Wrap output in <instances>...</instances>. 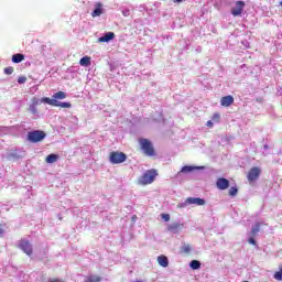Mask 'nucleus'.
<instances>
[{"label":"nucleus","mask_w":282,"mask_h":282,"mask_svg":"<svg viewBox=\"0 0 282 282\" xmlns=\"http://www.w3.org/2000/svg\"><path fill=\"white\" fill-rule=\"evenodd\" d=\"M41 102H44L45 105H51V107H61L62 109H72V104L66 101H58L56 99H51L48 97H43L41 99Z\"/></svg>","instance_id":"1"},{"label":"nucleus","mask_w":282,"mask_h":282,"mask_svg":"<svg viewBox=\"0 0 282 282\" xmlns=\"http://www.w3.org/2000/svg\"><path fill=\"white\" fill-rule=\"evenodd\" d=\"M158 176V172L155 170H148L139 180V184L147 186V184H153L155 177Z\"/></svg>","instance_id":"2"},{"label":"nucleus","mask_w":282,"mask_h":282,"mask_svg":"<svg viewBox=\"0 0 282 282\" xmlns=\"http://www.w3.org/2000/svg\"><path fill=\"white\" fill-rule=\"evenodd\" d=\"M45 132L41 130H34L28 133V140L29 142H43L45 140Z\"/></svg>","instance_id":"3"},{"label":"nucleus","mask_w":282,"mask_h":282,"mask_svg":"<svg viewBox=\"0 0 282 282\" xmlns=\"http://www.w3.org/2000/svg\"><path fill=\"white\" fill-rule=\"evenodd\" d=\"M140 145L145 155H149L150 158L155 155V150L153 149V144L151 141H149V139H141Z\"/></svg>","instance_id":"4"},{"label":"nucleus","mask_w":282,"mask_h":282,"mask_svg":"<svg viewBox=\"0 0 282 282\" xmlns=\"http://www.w3.org/2000/svg\"><path fill=\"white\" fill-rule=\"evenodd\" d=\"M109 162L110 164H122V162H127V154L123 152H111Z\"/></svg>","instance_id":"5"},{"label":"nucleus","mask_w":282,"mask_h":282,"mask_svg":"<svg viewBox=\"0 0 282 282\" xmlns=\"http://www.w3.org/2000/svg\"><path fill=\"white\" fill-rule=\"evenodd\" d=\"M245 8H246V2L243 1L236 2L235 7L231 9L232 17H241Z\"/></svg>","instance_id":"6"},{"label":"nucleus","mask_w":282,"mask_h":282,"mask_svg":"<svg viewBox=\"0 0 282 282\" xmlns=\"http://www.w3.org/2000/svg\"><path fill=\"white\" fill-rule=\"evenodd\" d=\"M19 248L25 253L28 254V257H32V243H30V241L28 240H21L19 243Z\"/></svg>","instance_id":"7"},{"label":"nucleus","mask_w":282,"mask_h":282,"mask_svg":"<svg viewBox=\"0 0 282 282\" xmlns=\"http://www.w3.org/2000/svg\"><path fill=\"white\" fill-rule=\"evenodd\" d=\"M259 175H261V169L252 167L248 173V181L257 182V180H259Z\"/></svg>","instance_id":"8"},{"label":"nucleus","mask_w":282,"mask_h":282,"mask_svg":"<svg viewBox=\"0 0 282 282\" xmlns=\"http://www.w3.org/2000/svg\"><path fill=\"white\" fill-rule=\"evenodd\" d=\"M183 228H184V225L180 224V223H173V224L167 226V230L172 235H177V232H182Z\"/></svg>","instance_id":"9"},{"label":"nucleus","mask_w":282,"mask_h":282,"mask_svg":"<svg viewBox=\"0 0 282 282\" xmlns=\"http://www.w3.org/2000/svg\"><path fill=\"white\" fill-rule=\"evenodd\" d=\"M216 186L217 188H219V191H226V188H229L230 186V181L224 177L218 178L216 182Z\"/></svg>","instance_id":"10"},{"label":"nucleus","mask_w":282,"mask_h":282,"mask_svg":"<svg viewBox=\"0 0 282 282\" xmlns=\"http://www.w3.org/2000/svg\"><path fill=\"white\" fill-rule=\"evenodd\" d=\"M116 39L115 32H107L105 35L98 39V43H109V41H113Z\"/></svg>","instance_id":"11"},{"label":"nucleus","mask_w":282,"mask_h":282,"mask_svg":"<svg viewBox=\"0 0 282 282\" xmlns=\"http://www.w3.org/2000/svg\"><path fill=\"white\" fill-rule=\"evenodd\" d=\"M6 160H9L10 162H17V160H21V156L19 155V152L17 151H9L4 154Z\"/></svg>","instance_id":"12"},{"label":"nucleus","mask_w":282,"mask_h":282,"mask_svg":"<svg viewBox=\"0 0 282 282\" xmlns=\"http://www.w3.org/2000/svg\"><path fill=\"white\" fill-rule=\"evenodd\" d=\"M232 102H235V98L230 95L225 96L220 99V105L223 107H230V105H232Z\"/></svg>","instance_id":"13"},{"label":"nucleus","mask_w":282,"mask_h":282,"mask_svg":"<svg viewBox=\"0 0 282 282\" xmlns=\"http://www.w3.org/2000/svg\"><path fill=\"white\" fill-rule=\"evenodd\" d=\"M187 203L195 204L196 206H204L206 204V200L199 197H188Z\"/></svg>","instance_id":"14"},{"label":"nucleus","mask_w":282,"mask_h":282,"mask_svg":"<svg viewBox=\"0 0 282 282\" xmlns=\"http://www.w3.org/2000/svg\"><path fill=\"white\" fill-rule=\"evenodd\" d=\"M199 169H204V166L185 165L180 173H193V171H199Z\"/></svg>","instance_id":"15"},{"label":"nucleus","mask_w":282,"mask_h":282,"mask_svg":"<svg viewBox=\"0 0 282 282\" xmlns=\"http://www.w3.org/2000/svg\"><path fill=\"white\" fill-rule=\"evenodd\" d=\"M260 231H261V225L257 223L251 227V230L248 234V237H257V235H259Z\"/></svg>","instance_id":"16"},{"label":"nucleus","mask_w":282,"mask_h":282,"mask_svg":"<svg viewBox=\"0 0 282 282\" xmlns=\"http://www.w3.org/2000/svg\"><path fill=\"white\" fill-rule=\"evenodd\" d=\"M100 14H102V3L97 2L95 4L94 11L91 12V17L96 18V17H100Z\"/></svg>","instance_id":"17"},{"label":"nucleus","mask_w":282,"mask_h":282,"mask_svg":"<svg viewBox=\"0 0 282 282\" xmlns=\"http://www.w3.org/2000/svg\"><path fill=\"white\" fill-rule=\"evenodd\" d=\"M158 263L162 268H169V258H166V256H159L158 257Z\"/></svg>","instance_id":"18"},{"label":"nucleus","mask_w":282,"mask_h":282,"mask_svg":"<svg viewBox=\"0 0 282 282\" xmlns=\"http://www.w3.org/2000/svg\"><path fill=\"white\" fill-rule=\"evenodd\" d=\"M65 98H67V94L61 90L52 96V100H65Z\"/></svg>","instance_id":"19"},{"label":"nucleus","mask_w":282,"mask_h":282,"mask_svg":"<svg viewBox=\"0 0 282 282\" xmlns=\"http://www.w3.org/2000/svg\"><path fill=\"white\" fill-rule=\"evenodd\" d=\"M79 65H82V67H89V65H91V57L89 56L82 57L79 61Z\"/></svg>","instance_id":"20"},{"label":"nucleus","mask_w":282,"mask_h":282,"mask_svg":"<svg viewBox=\"0 0 282 282\" xmlns=\"http://www.w3.org/2000/svg\"><path fill=\"white\" fill-rule=\"evenodd\" d=\"M22 61H25V55L21 53L12 55V63H22Z\"/></svg>","instance_id":"21"},{"label":"nucleus","mask_w":282,"mask_h":282,"mask_svg":"<svg viewBox=\"0 0 282 282\" xmlns=\"http://www.w3.org/2000/svg\"><path fill=\"white\" fill-rule=\"evenodd\" d=\"M42 54L45 56V58H52V48L43 45L42 46Z\"/></svg>","instance_id":"22"},{"label":"nucleus","mask_w":282,"mask_h":282,"mask_svg":"<svg viewBox=\"0 0 282 282\" xmlns=\"http://www.w3.org/2000/svg\"><path fill=\"white\" fill-rule=\"evenodd\" d=\"M189 268H192V270H199V268H202V262H199V260H192L189 262Z\"/></svg>","instance_id":"23"},{"label":"nucleus","mask_w":282,"mask_h":282,"mask_svg":"<svg viewBox=\"0 0 282 282\" xmlns=\"http://www.w3.org/2000/svg\"><path fill=\"white\" fill-rule=\"evenodd\" d=\"M58 160V155H56V154H48L47 156H46V163L47 164H54V162H56Z\"/></svg>","instance_id":"24"},{"label":"nucleus","mask_w":282,"mask_h":282,"mask_svg":"<svg viewBox=\"0 0 282 282\" xmlns=\"http://www.w3.org/2000/svg\"><path fill=\"white\" fill-rule=\"evenodd\" d=\"M237 193H239V189L237 188V186H232L229 188V196L230 197H237Z\"/></svg>","instance_id":"25"},{"label":"nucleus","mask_w":282,"mask_h":282,"mask_svg":"<svg viewBox=\"0 0 282 282\" xmlns=\"http://www.w3.org/2000/svg\"><path fill=\"white\" fill-rule=\"evenodd\" d=\"M29 111H30L31 113H33V116H36V115L39 113V110L36 109V106H34L33 104H31V105L29 106Z\"/></svg>","instance_id":"26"},{"label":"nucleus","mask_w":282,"mask_h":282,"mask_svg":"<svg viewBox=\"0 0 282 282\" xmlns=\"http://www.w3.org/2000/svg\"><path fill=\"white\" fill-rule=\"evenodd\" d=\"M100 281H101L100 276L93 275V276H89L85 282H100Z\"/></svg>","instance_id":"27"},{"label":"nucleus","mask_w":282,"mask_h":282,"mask_svg":"<svg viewBox=\"0 0 282 282\" xmlns=\"http://www.w3.org/2000/svg\"><path fill=\"white\" fill-rule=\"evenodd\" d=\"M273 278L275 279V281H282V267L280 271L274 273Z\"/></svg>","instance_id":"28"},{"label":"nucleus","mask_w":282,"mask_h":282,"mask_svg":"<svg viewBox=\"0 0 282 282\" xmlns=\"http://www.w3.org/2000/svg\"><path fill=\"white\" fill-rule=\"evenodd\" d=\"M41 102H43V101H41V99H39V98H36V97H33V98L31 99V105H33V106H35V107H39V105H41Z\"/></svg>","instance_id":"29"},{"label":"nucleus","mask_w":282,"mask_h":282,"mask_svg":"<svg viewBox=\"0 0 282 282\" xmlns=\"http://www.w3.org/2000/svg\"><path fill=\"white\" fill-rule=\"evenodd\" d=\"M4 74H7L8 76L14 74V68L12 66L4 68Z\"/></svg>","instance_id":"30"},{"label":"nucleus","mask_w":282,"mask_h":282,"mask_svg":"<svg viewBox=\"0 0 282 282\" xmlns=\"http://www.w3.org/2000/svg\"><path fill=\"white\" fill-rule=\"evenodd\" d=\"M182 251L188 254L191 252V245H183L182 246Z\"/></svg>","instance_id":"31"},{"label":"nucleus","mask_w":282,"mask_h":282,"mask_svg":"<svg viewBox=\"0 0 282 282\" xmlns=\"http://www.w3.org/2000/svg\"><path fill=\"white\" fill-rule=\"evenodd\" d=\"M26 82H28V77H25V76H21V77L18 78L19 85H23V84H25Z\"/></svg>","instance_id":"32"},{"label":"nucleus","mask_w":282,"mask_h":282,"mask_svg":"<svg viewBox=\"0 0 282 282\" xmlns=\"http://www.w3.org/2000/svg\"><path fill=\"white\" fill-rule=\"evenodd\" d=\"M188 205H191V204L188 203V198H187L184 203H180L177 205V208H186Z\"/></svg>","instance_id":"33"},{"label":"nucleus","mask_w":282,"mask_h":282,"mask_svg":"<svg viewBox=\"0 0 282 282\" xmlns=\"http://www.w3.org/2000/svg\"><path fill=\"white\" fill-rule=\"evenodd\" d=\"M256 236H249L248 243H251V246H257V240H254Z\"/></svg>","instance_id":"34"},{"label":"nucleus","mask_w":282,"mask_h":282,"mask_svg":"<svg viewBox=\"0 0 282 282\" xmlns=\"http://www.w3.org/2000/svg\"><path fill=\"white\" fill-rule=\"evenodd\" d=\"M161 217H162V219H164L165 221H171V215H169V214H162Z\"/></svg>","instance_id":"35"},{"label":"nucleus","mask_w":282,"mask_h":282,"mask_svg":"<svg viewBox=\"0 0 282 282\" xmlns=\"http://www.w3.org/2000/svg\"><path fill=\"white\" fill-rule=\"evenodd\" d=\"M121 12H122L123 17H130V14H131V11L129 9H122Z\"/></svg>","instance_id":"36"},{"label":"nucleus","mask_w":282,"mask_h":282,"mask_svg":"<svg viewBox=\"0 0 282 282\" xmlns=\"http://www.w3.org/2000/svg\"><path fill=\"white\" fill-rule=\"evenodd\" d=\"M219 118H220L219 113H214L212 120H213L214 122H219Z\"/></svg>","instance_id":"37"},{"label":"nucleus","mask_w":282,"mask_h":282,"mask_svg":"<svg viewBox=\"0 0 282 282\" xmlns=\"http://www.w3.org/2000/svg\"><path fill=\"white\" fill-rule=\"evenodd\" d=\"M3 234H4V231H3V227H2V226H0V237H3Z\"/></svg>","instance_id":"38"},{"label":"nucleus","mask_w":282,"mask_h":282,"mask_svg":"<svg viewBox=\"0 0 282 282\" xmlns=\"http://www.w3.org/2000/svg\"><path fill=\"white\" fill-rule=\"evenodd\" d=\"M207 127H213V121H207Z\"/></svg>","instance_id":"39"},{"label":"nucleus","mask_w":282,"mask_h":282,"mask_svg":"<svg viewBox=\"0 0 282 282\" xmlns=\"http://www.w3.org/2000/svg\"><path fill=\"white\" fill-rule=\"evenodd\" d=\"M263 149H264V151H268V149H270V145L264 144Z\"/></svg>","instance_id":"40"},{"label":"nucleus","mask_w":282,"mask_h":282,"mask_svg":"<svg viewBox=\"0 0 282 282\" xmlns=\"http://www.w3.org/2000/svg\"><path fill=\"white\" fill-rule=\"evenodd\" d=\"M184 0H174V3H182Z\"/></svg>","instance_id":"41"},{"label":"nucleus","mask_w":282,"mask_h":282,"mask_svg":"<svg viewBox=\"0 0 282 282\" xmlns=\"http://www.w3.org/2000/svg\"><path fill=\"white\" fill-rule=\"evenodd\" d=\"M279 6H282V0L279 2Z\"/></svg>","instance_id":"42"}]
</instances>
